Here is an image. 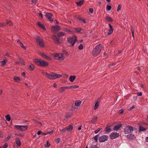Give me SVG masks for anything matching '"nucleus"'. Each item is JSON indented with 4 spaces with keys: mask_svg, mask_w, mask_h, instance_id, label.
Wrapping results in <instances>:
<instances>
[{
    "mask_svg": "<svg viewBox=\"0 0 148 148\" xmlns=\"http://www.w3.org/2000/svg\"><path fill=\"white\" fill-rule=\"evenodd\" d=\"M45 75L49 79L51 80L55 79L58 78H60L62 76V75L61 74H58L56 73H51V74L45 73Z\"/></svg>",
    "mask_w": 148,
    "mask_h": 148,
    "instance_id": "obj_1",
    "label": "nucleus"
},
{
    "mask_svg": "<svg viewBox=\"0 0 148 148\" xmlns=\"http://www.w3.org/2000/svg\"><path fill=\"white\" fill-rule=\"evenodd\" d=\"M53 132V130H52L50 131L47 132L48 134H51Z\"/></svg>",
    "mask_w": 148,
    "mask_h": 148,
    "instance_id": "obj_64",
    "label": "nucleus"
},
{
    "mask_svg": "<svg viewBox=\"0 0 148 148\" xmlns=\"http://www.w3.org/2000/svg\"><path fill=\"white\" fill-rule=\"evenodd\" d=\"M108 25L110 27V28L109 29V32L107 33L108 36H109L111 34H112L114 30L111 24L110 23H109Z\"/></svg>",
    "mask_w": 148,
    "mask_h": 148,
    "instance_id": "obj_14",
    "label": "nucleus"
},
{
    "mask_svg": "<svg viewBox=\"0 0 148 148\" xmlns=\"http://www.w3.org/2000/svg\"><path fill=\"white\" fill-rule=\"evenodd\" d=\"M11 136V134H10L8 136V137L5 138L4 139V141H8L10 138Z\"/></svg>",
    "mask_w": 148,
    "mask_h": 148,
    "instance_id": "obj_34",
    "label": "nucleus"
},
{
    "mask_svg": "<svg viewBox=\"0 0 148 148\" xmlns=\"http://www.w3.org/2000/svg\"><path fill=\"white\" fill-rule=\"evenodd\" d=\"M15 135L16 136H21L22 137L24 136V135L22 134H15Z\"/></svg>",
    "mask_w": 148,
    "mask_h": 148,
    "instance_id": "obj_49",
    "label": "nucleus"
},
{
    "mask_svg": "<svg viewBox=\"0 0 148 148\" xmlns=\"http://www.w3.org/2000/svg\"><path fill=\"white\" fill-rule=\"evenodd\" d=\"M40 55L43 58H45V59H46L47 60H51V59L50 57L47 56L45 54L43 53H40Z\"/></svg>",
    "mask_w": 148,
    "mask_h": 148,
    "instance_id": "obj_16",
    "label": "nucleus"
},
{
    "mask_svg": "<svg viewBox=\"0 0 148 148\" xmlns=\"http://www.w3.org/2000/svg\"><path fill=\"white\" fill-rule=\"evenodd\" d=\"M134 128L132 126L127 125L124 129V132L125 134L132 133L134 130Z\"/></svg>",
    "mask_w": 148,
    "mask_h": 148,
    "instance_id": "obj_5",
    "label": "nucleus"
},
{
    "mask_svg": "<svg viewBox=\"0 0 148 148\" xmlns=\"http://www.w3.org/2000/svg\"><path fill=\"white\" fill-rule=\"evenodd\" d=\"M20 45L25 50H26V49L27 47H26L24 46L22 43Z\"/></svg>",
    "mask_w": 148,
    "mask_h": 148,
    "instance_id": "obj_50",
    "label": "nucleus"
},
{
    "mask_svg": "<svg viewBox=\"0 0 148 148\" xmlns=\"http://www.w3.org/2000/svg\"><path fill=\"white\" fill-rule=\"evenodd\" d=\"M83 46L82 44H80L78 47V48L79 50H82L83 49Z\"/></svg>",
    "mask_w": 148,
    "mask_h": 148,
    "instance_id": "obj_46",
    "label": "nucleus"
},
{
    "mask_svg": "<svg viewBox=\"0 0 148 148\" xmlns=\"http://www.w3.org/2000/svg\"><path fill=\"white\" fill-rule=\"evenodd\" d=\"M105 18L107 21L112 22L113 21L112 19L110 17L106 16L105 17Z\"/></svg>",
    "mask_w": 148,
    "mask_h": 148,
    "instance_id": "obj_24",
    "label": "nucleus"
},
{
    "mask_svg": "<svg viewBox=\"0 0 148 148\" xmlns=\"http://www.w3.org/2000/svg\"><path fill=\"white\" fill-rule=\"evenodd\" d=\"M126 137L127 139L133 140L136 138V136L134 134L130 133L126 136Z\"/></svg>",
    "mask_w": 148,
    "mask_h": 148,
    "instance_id": "obj_11",
    "label": "nucleus"
},
{
    "mask_svg": "<svg viewBox=\"0 0 148 148\" xmlns=\"http://www.w3.org/2000/svg\"><path fill=\"white\" fill-rule=\"evenodd\" d=\"M59 88L61 90L62 92H63L66 89H67L66 86L61 87H60Z\"/></svg>",
    "mask_w": 148,
    "mask_h": 148,
    "instance_id": "obj_35",
    "label": "nucleus"
},
{
    "mask_svg": "<svg viewBox=\"0 0 148 148\" xmlns=\"http://www.w3.org/2000/svg\"><path fill=\"white\" fill-rule=\"evenodd\" d=\"M131 30L132 33H134V29L132 26H131Z\"/></svg>",
    "mask_w": 148,
    "mask_h": 148,
    "instance_id": "obj_59",
    "label": "nucleus"
},
{
    "mask_svg": "<svg viewBox=\"0 0 148 148\" xmlns=\"http://www.w3.org/2000/svg\"><path fill=\"white\" fill-rule=\"evenodd\" d=\"M3 132H1L0 131V138H3Z\"/></svg>",
    "mask_w": 148,
    "mask_h": 148,
    "instance_id": "obj_58",
    "label": "nucleus"
},
{
    "mask_svg": "<svg viewBox=\"0 0 148 148\" xmlns=\"http://www.w3.org/2000/svg\"><path fill=\"white\" fill-rule=\"evenodd\" d=\"M6 63V61L5 60L1 61V66H4L5 65Z\"/></svg>",
    "mask_w": 148,
    "mask_h": 148,
    "instance_id": "obj_33",
    "label": "nucleus"
},
{
    "mask_svg": "<svg viewBox=\"0 0 148 148\" xmlns=\"http://www.w3.org/2000/svg\"><path fill=\"white\" fill-rule=\"evenodd\" d=\"M66 131H67V130L66 127L62 129L61 130V132H62V133Z\"/></svg>",
    "mask_w": 148,
    "mask_h": 148,
    "instance_id": "obj_48",
    "label": "nucleus"
},
{
    "mask_svg": "<svg viewBox=\"0 0 148 148\" xmlns=\"http://www.w3.org/2000/svg\"><path fill=\"white\" fill-rule=\"evenodd\" d=\"M40 63V66H46L48 65V63L47 62L43 60H41Z\"/></svg>",
    "mask_w": 148,
    "mask_h": 148,
    "instance_id": "obj_15",
    "label": "nucleus"
},
{
    "mask_svg": "<svg viewBox=\"0 0 148 148\" xmlns=\"http://www.w3.org/2000/svg\"><path fill=\"white\" fill-rule=\"evenodd\" d=\"M41 60L35 59L34 61L35 63L37 65L40 66Z\"/></svg>",
    "mask_w": 148,
    "mask_h": 148,
    "instance_id": "obj_19",
    "label": "nucleus"
},
{
    "mask_svg": "<svg viewBox=\"0 0 148 148\" xmlns=\"http://www.w3.org/2000/svg\"><path fill=\"white\" fill-rule=\"evenodd\" d=\"M5 23L6 24V25H7L9 26H11L13 25L11 21H7Z\"/></svg>",
    "mask_w": 148,
    "mask_h": 148,
    "instance_id": "obj_32",
    "label": "nucleus"
},
{
    "mask_svg": "<svg viewBox=\"0 0 148 148\" xmlns=\"http://www.w3.org/2000/svg\"><path fill=\"white\" fill-rule=\"evenodd\" d=\"M97 116H95L92 119V120L91 121V122L92 123H95V122H96L97 121Z\"/></svg>",
    "mask_w": 148,
    "mask_h": 148,
    "instance_id": "obj_29",
    "label": "nucleus"
},
{
    "mask_svg": "<svg viewBox=\"0 0 148 148\" xmlns=\"http://www.w3.org/2000/svg\"><path fill=\"white\" fill-rule=\"evenodd\" d=\"M29 67L31 70H33L34 69V66L33 64H31L29 65Z\"/></svg>",
    "mask_w": 148,
    "mask_h": 148,
    "instance_id": "obj_36",
    "label": "nucleus"
},
{
    "mask_svg": "<svg viewBox=\"0 0 148 148\" xmlns=\"http://www.w3.org/2000/svg\"><path fill=\"white\" fill-rule=\"evenodd\" d=\"M5 117L6 120L8 121H10L11 120V117L10 115L8 114L7 115H6L5 116Z\"/></svg>",
    "mask_w": 148,
    "mask_h": 148,
    "instance_id": "obj_31",
    "label": "nucleus"
},
{
    "mask_svg": "<svg viewBox=\"0 0 148 148\" xmlns=\"http://www.w3.org/2000/svg\"><path fill=\"white\" fill-rule=\"evenodd\" d=\"M36 0H32V4L36 3Z\"/></svg>",
    "mask_w": 148,
    "mask_h": 148,
    "instance_id": "obj_62",
    "label": "nucleus"
},
{
    "mask_svg": "<svg viewBox=\"0 0 148 148\" xmlns=\"http://www.w3.org/2000/svg\"><path fill=\"white\" fill-rule=\"evenodd\" d=\"M111 131V130L109 127H106L105 129V131L106 132H110Z\"/></svg>",
    "mask_w": 148,
    "mask_h": 148,
    "instance_id": "obj_38",
    "label": "nucleus"
},
{
    "mask_svg": "<svg viewBox=\"0 0 148 148\" xmlns=\"http://www.w3.org/2000/svg\"><path fill=\"white\" fill-rule=\"evenodd\" d=\"M139 125H141L142 126H148V125L146 123H145V122H140L139 124Z\"/></svg>",
    "mask_w": 148,
    "mask_h": 148,
    "instance_id": "obj_37",
    "label": "nucleus"
},
{
    "mask_svg": "<svg viewBox=\"0 0 148 148\" xmlns=\"http://www.w3.org/2000/svg\"><path fill=\"white\" fill-rule=\"evenodd\" d=\"M78 18L79 21H82L83 23H86V21L85 19H83L80 17Z\"/></svg>",
    "mask_w": 148,
    "mask_h": 148,
    "instance_id": "obj_44",
    "label": "nucleus"
},
{
    "mask_svg": "<svg viewBox=\"0 0 148 148\" xmlns=\"http://www.w3.org/2000/svg\"><path fill=\"white\" fill-rule=\"evenodd\" d=\"M146 130V129L144 128L143 126L140 125L139 128V131L140 132Z\"/></svg>",
    "mask_w": 148,
    "mask_h": 148,
    "instance_id": "obj_26",
    "label": "nucleus"
},
{
    "mask_svg": "<svg viewBox=\"0 0 148 148\" xmlns=\"http://www.w3.org/2000/svg\"><path fill=\"white\" fill-rule=\"evenodd\" d=\"M119 136V133L113 132H112L110 135V137L112 139L118 138Z\"/></svg>",
    "mask_w": 148,
    "mask_h": 148,
    "instance_id": "obj_9",
    "label": "nucleus"
},
{
    "mask_svg": "<svg viewBox=\"0 0 148 148\" xmlns=\"http://www.w3.org/2000/svg\"><path fill=\"white\" fill-rule=\"evenodd\" d=\"M50 146V144L49 143V141H47V143L45 145V147H49Z\"/></svg>",
    "mask_w": 148,
    "mask_h": 148,
    "instance_id": "obj_41",
    "label": "nucleus"
},
{
    "mask_svg": "<svg viewBox=\"0 0 148 148\" xmlns=\"http://www.w3.org/2000/svg\"><path fill=\"white\" fill-rule=\"evenodd\" d=\"M75 78V75H71L69 77V80L71 82H73Z\"/></svg>",
    "mask_w": 148,
    "mask_h": 148,
    "instance_id": "obj_21",
    "label": "nucleus"
},
{
    "mask_svg": "<svg viewBox=\"0 0 148 148\" xmlns=\"http://www.w3.org/2000/svg\"><path fill=\"white\" fill-rule=\"evenodd\" d=\"M84 2V0H81L78 2H76V4L78 6H81L83 4Z\"/></svg>",
    "mask_w": 148,
    "mask_h": 148,
    "instance_id": "obj_22",
    "label": "nucleus"
},
{
    "mask_svg": "<svg viewBox=\"0 0 148 148\" xmlns=\"http://www.w3.org/2000/svg\"><path fill=\"white\" fill-rule=\"evenodd\" d=\"M122 8V5L121 4H119L118 6L117 9V11L119 12L120 10H121Z\"/></svg>",
    "mask_w": 148,
    "mask_h": 148,
    "instance_id": "obj_42",
    "label": "nucleus"
},
{
    "mask_svg": "<svg viewBox=\"0 0 148 148\" xmlns=\"http://www.w3.org/2000/svg\"><path fill=\"white\" fill-rule=\"evenodd\" d=\"M89 148H97V146L95 145H91Z\"/></svg>",
    "mask_w": 148,
    "mask_h": 148,
    "instance_id": "obj_54",
    "label": "nucleus"
},
{
    "mask_svg": "<svg viewBox=\"0 0 148 148\" xmlns=\"http://www.w3.org/2000/svg\"><path fill=\"white\" fill-rule=\"evenodd\" d=\"M111 9V6L110 5H107L106 7V10H107L109 11Z\"/></svg>",
    "mask_w": 148,
    "mask_h": 148,
    "instance_id": "obj_45",
    "label": "nucleus"
},
{
    "mask_svg": "<svg viewBox=\"0 0 148 148\" xmlns=\"http://www.w3.org/2000/svg\"><path fill=\"white\" fill-rule=\"evenodd\" d=\"M122 126V125L121 124H117L114 126L113 130L114 131H117Z\"/></svg>",
    "mask_w": 148,
    "mask_h": 148,
    "instance_id": "obj_17",
    "label": "nucleus"
},
{
    "mask_svg": "<svg viewBox=\"0 0 148 148\" xmlns=\"http://www.w3.org/2000/svg\"><path fill=\"white\" fill-rule=\"evenodd\" d=\"M66 128L67 131H71L72 130L73 127L72 125H70L66 127Z\"/></svg>",
    "mask_w": 148,
    "mask_h": 148,
    "instance_id": "obj_30",
    "label": "nucleus"
},
{
    "mask_svg": "<svg viewBox=\"0 0 148 148\" xmlns=\"http://www.w3.org/2000/svg\"><path fill=\"white\" fill-rule=\"evenodd\" d=\"M81 103L82 102L80 101L77 100V101H76L75 102V106L77 107L79 106L81 104Z\"/></svg>",
    "mask_w": 148,
    "mask_h": 148,
    "instance_id": "obj_23",
    "label": "nucleus"
},
{
    "mask_svg": "<svg viewBox=\"0 0 148 148\" xmlns=\"http://www.w3.org/2000/svg\"><path fill=\"white\" fill-rule=\"evenodd\" d=\"M15 140V142L16 145V147H20L21 145L22 144L19 138L18 137H16V138Z\"/></svg>",
    "mask_w": 148,
    "mask_h": 148,
    "instance_id": "obj_13",
    "label": "nucleus"
},
{
    "mask_svg": "<svg viewBox=\"0 0 148 148\" xmlns=\"http://www.w3.org/2000/svg\"><path fill=\"white\" fill-rule=\"evenodd\" d=\"M98 135H97L95 136L94 137V139L95 140V142H97V141L99 137Z\"/></svg>",
    "mask_w": 148,
    "mask_h": 148,
    "instance_id": "obj_47",
    "label": "nucleus"
},
{
    "mask_svg": "<svg viewBox=\"0 0 148 148\" xmlns=\"http://www.w3.org/2000/svg\"><path fill=\"white\" fill-rule=\"evenodd\" d=\"M73 89H76L79 88V86L77 85H73L72 86Z\"/></svg>",
    "mask_w": 148,
    "mask_h": 148,
    "instance_id": "obj_53",
    "label": "nucleus"
},
{
    "mask_svg": "<svg viewBox=\"0 0 148 148\" xmlns=\"http://www.w3.org/2000/svg\"><path fill=\"white\" fill-rule=\"evenodd\" d=\"M56 143L57 144L59 143L60 141V138H58L56 139Z\"/></svg>",
    "mask_w": 148,
    "mask_h": 148,
    "instance_id": "obj_52",
    "label": "nucleus"
},
{
    "mask_svg": "<svg viewBox=\"0 0 148 148\" xmlns=\"http://www.w3.org/2000/svg\"><path fill=\"white\" fill-rule=\"evenodd\" d=\"M37 24L39 27L41 28L43 30L46 29V28L44 26V25L42 24L40 22H38L37 23Z\"/></svg>",
    "mask_w": 148,
    "mask_h": 148,
    "instance_id": "obj_18",
    "label": "nucleus"
},
{
    "mask_svg": "<svg viewBox=\"0 0 148 148\" xmlns=\"http://www.w3.org/2000/svg\"><path fill=\"white\" fill-rule=\"evenodd\" d=\"M99 106V102L98 101H97L95 103L94 106V109L95 110H96L98 108Z\"/></svg>",
    "mask_w": 148,
    "mask_h": 148,
    "instance_id": "obj_27",
    "label": "nucleus"
},
{
    "mask_svg": "<svg viewBox=\"0 0 148 148\" xmlns=\"http://www.w3.org/2000/svg\"><path fill=\"white\" fill-rule=\"evenodd\" d=\"M36 42L40 47H44V43L43 42L42 39L38 36H36Z\"/></svg>",
    "mask_w": 148,
    "mask_h": 148,
    "instance_id": "obj_7",
    "label": "nucleus"
},
{
    "mask_svg": "<svg viewBox=\"0 0 148 148\" xmlns=\"http://www.w3.org/2000/svg\"><path fill=\"white\" fill-rule=\"evenodd\" d=\"M89 11L92 14L93 13V10L92 8H90L89 9Z\"/></svg>",
    "mask_w": 148,
    "mask_h": 148,
    "instance_id": "obj_57",
    "label": "nucleus"
},
{
    "mask_svg": "<svg viewBox=\"0 0 148 148\" xmlns=\"http://www.w3.org/2000/svg\"><path fill=\"white\" fill-rule=\"evenodd\" d=\"M56 36H54L53 38L52 39L54 40L55 44H60L62 42V40Z\"/></svg>",
    "mask_w": 148,
    "mask_h": 148,
    "instance_id": "obj_8",
    "label": "nucleus"
},
{
    "mask_svg": "<svg viewBox=\"0 0 148 148\" xmlns=\"http://www.w3.org/2000/svg\"><path fill=\"white\" fill-rule=\"evenodd\" d=\"M63 30L68 33H71L72 32L71 30L70 29L66 27L63 28Z\"/></svg>",
    "mask_w": 148,
    "mask_h": 148,
    "instance_id": "obj_25",
    "label": "nucleus"
},
{
    "mask_svg": "<svg viewBox=\"0 0 148 148\" xmlns=\"http://www.w3.org/2000/svg\"><path fill=\"white\" fill-rule=\"evenodd\" d=\"M137 95L138 96H141L142 95V93L141 92H138L137 93Z\"/></svg>",
    "mask_w": 148,
    "mask_h": 148,
    "instance_id": "obj_63",
    "label": "nucleus"
},
{
    "mask_svg": "<svg viewBox=\"0 0 148 148\" xmlns=\"http://www.w3.org/2000/svg\"><path fill=\"white\" fill-rule=\"evenodd\" d=\"M52 29L54 31L60 30L61 29V27L58 26L56 25L55 26H53L52 27Z\"/></svg>",
    "mask_w": 148,
    "mask_h": 148,
    "instance_id": "obj_20",
    "label": "nucleus"
},
{
    "mask_svg": "<svg viewBox=\"0 0 148 148\" xmlns=\"http://www.w3.org/2000/svg\"><path fill=\"white\" fill-rule=\"evenodd\" d=\"M102 47L100 44L97 45L93 49L92 51V55L94 57H96L100 53Z\"/></svg>",
    "mask_w": 148,
    "mask_h": 148,
    "instance_id": "obj_2",
    "label": "nucleus"
},
{
    "mask_svg": "<svg viewBox=\"0 0 148 148\" xmlns=\"http://www.w3.org/2000/svg\"><path fill=\"white\" fill-rule=\"evenodd\" d=\"M67 39L68 42L71 44L72 46H73L77 40V38L76 36H73L71 37L68 38Z\"/></svg>",
    "mask_w": 148,
    "mask_h": 148,
    "instance_id": "obj_4",
    "label": "nucleus"
},
{
    "mask_svg": "<svg viewBox=\"0 0 148 148\" xmlns=\"http://www.w3.org/2000/svg\"><path fill=\"white\" fill-rule=\"evenodd\" d=\"M8 144L5 143L3 146V148H6L8 147Z\"/></svg>",
    "mask_w": 148,
    "mask_h": 148,
    "instance_id": "obj_55",
    "label": "nucleus"
},
{
    "mask_svg": "<svg viewBox=\"0 0 148 148\" xmlns=\"http://www.w3.org/2000/svg\"><path fill=\"white\" fill-rule=\"evenodd\" d=\"M108 136L104 135L100 136L99 138V141L100 142H103L108 140Z\"/></svg>",
    "mask_w": 148,
    "mask_h": 148,
    "instance_id": "obj_10",
    "label": "nucleus"
},
{
    "mask_svg": "<svg viewBox=\"0 0 148 148\" xmlns=\"http://www.w3.org/2000/svg\"><path fill=\"white\" fill-rule=\"evenodd\" d=\"M46 17L51 22H53V20L51 19L52 14L50 13L47 12L45 14Z\"/></svg>",
    "mask_w": 148,
    "mask_h": 148,
    "instance_id": "obj_12",
    "label": "nucleus"
},
{
    "mask_svg": "<svg viewBox=\"0 0 148 148\" xmlns=\"http://www.w3.org/2000/svg\"><path fill=\"white\" fill-rule=\"evenodd\" d=\"M101 129V128H99V129H98L96 130L95 131V134L97 133Z\"/></svg>",
    "mask_w": 148,
    "mask_h": 148,
    "instance_id": "obj_51",
    "label": "nucleus"
},
{
    "mask_svg": "<svg viewBox=\"0 0 148 148\" xmlns=\"http://www.w3.org/2000/svg\"><path fill=\"white\" fill-rule=\"evenodd\" d=\"M14 80L16 82H19L20 79V78L17 77H15L14 78Z\"/></svg>",
    "mask_w": 148,
    "mask_h": 148,
    "instance_id": "obj_39",
    "label": "nucleus"
},
{
    "mask_svg": "<svg viewBox=\"0 0 148 148\" xmlns=\"http://www.w3.org/2000/svg\"><path fill=\"white\" fill-rule=\"evenodd\" d=\"M119 111H120V114H122L124 112V110H123V109H121L119 110Z\"/></svg>",
    "mask_w": 148,
    "mask_h": 148,
    "instance_id": "obj_60",
    "label": "nucleus"
},
{
    "mask_svg": "<svg viewBox=\"0 0 148 148\" xmlns=\"http://www.w3.org/2000/svg\"><path fill=\"white\" fill-rule=\"evenodd\" d=\"M20 62L21 63V64L23 65H24V63L23 60L21 58H20L19 59Z\"/></svg>",
    "mask_w": 148,
    "mask_h": 148,
    "instance_id": "obj_56",
    "label": "nucleus"
},
{
    "mask_svg": "<svg viewBox=\"0 0 148 148\" xmlns=\"http://www.w3.org/2000/svg\"><path fill=\"white\" fill-rule=\"evenodd\" d=\"M6 26L5 23H0V27H3Z\"/></svg>",
    "mask_w": 148,
    "mask_h": 148,
    "instance_id": "obj_40",
    "label": "nucleus"
},
{
    "mask_svg": "<svg viewBox=\"0 0 148 148\" xmlns=\"http://www.w3.org/2000/svg\"><path fill=\"white\" fill-rule=\"evenodd\" d=\"M52 55L56 59L59 60H60L62 61L64 58L63 54L61 53H54Z\"/></svg>",
    "mask_w": 148,
    "mask_h": 148,
    "instance_id": "obj_3",
    "label": "nucleus"
},
{
    "mask_svg": "<svg viewBox=\"0 0 148 148\" xmlns=\"http://www.w3.org/2000/svg\"><path fill=\"white\" fill-rule=\"evenodd\" d=\"M65 35V34L63 32H59L58 33V37H60L61 36H64Z\"/></svg>",
    "mask_w": 148,
    "mask_h": 148,
    "instance_id": "obj_28",
    "label": "nucleus"
},
{
    "mask_svg": "<svg viewBox=\"0 0 148 148\" xmlns=\"http://www.w3.org/2000/svg\"><path fill=\"white\" fill-rule=\"evenodd\" d=\"M14 127L16 129L22 131H25L28 128L27 126L26 125H16Z\"/></svg>",
    "mask_w": 148,
    "mask_h": 148,
    "instance_id": "obj_6",
    "label": "nucleus"
},
{
    "mask_svg": "<svg viewBox=\"0 0 148 148\" xmlns=\"http://www.w3.org/2000/svg\"><path fill=\"white\" fill-rule=\"evenodd\" d=\"M33 121H34V122L36 123L39 124L41 126L42 125V123L39 121H36L35 120H33Z\"/></svg>",
    "mask_w": 148,
    "mask_h": 148,
    "instance_id": "obj_43",
    "label": "nucleus"
},
{
    "mask_svg": "<svg viewBox=\"0 0 148 148\" xmlns=\"http://www.w3.org/2000/svg\"><path fill=\"white\" fill-rule=\"evenodd\" d=\"M67 89H73L72 86H66Z\"/></svg>",
    "mask_w": 148,
    "mask_h": 148,
    "instance_id": "obj_61",
    "label": "nucleus"
}]
</instances>
